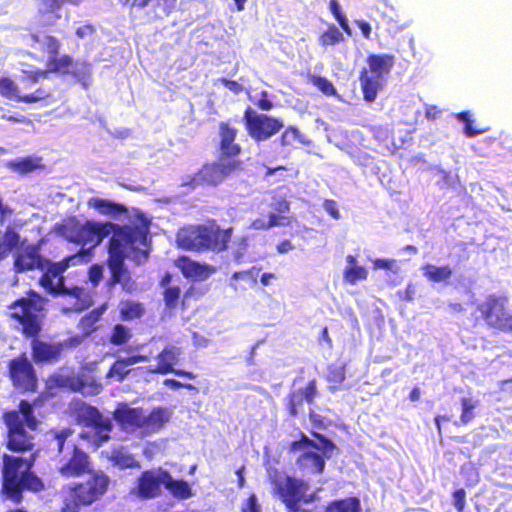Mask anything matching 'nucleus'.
Instances as JSON below:
<instances>
[{
  "label": "nucleus",
  "mask_w": 512,
  "mask_h": 512,
  "mask_svg": "<svg viewBox=\"0 0 512 512\" xmlns=\"http://www.w3.org/2000/svg\"><path fill=\"white\" fill-rule=\"evenodd\" d=\"M107 265L110 270V277L107 280V286L109 288H113L119 284L126 293L131 294L136 290L137 284L131 277L129 270L125 267V262Z\"/></svg>",
  "instance_id": "obj_30"
},
{
  "label": "nucleus",
  "mask_w": 512,
  "mask_h": 512,
  "mask_svg": "<svg viewBox=\"0 0 512 512\" xmlns=\"http://www.w3.org/2000/svg\"><path fill=\"white\" fill-rule=\"evenodd\" d=\"M325 211L334 219L340 218V213L337 207V203L333 199H326L323 203Z\"/></svg>",
  "instance_id": "obj_62"
},
{
  "label": "nucleus",
  "mask_w": 512,
  "mask_h": 512,
  "mask_svg": "<svg viewBox=\"0 0 512 512\" xmlns=\"http://www.w3.org/2000/svg\"><path fill=\"white\" fill-rule=\"evenodd\" d=\"M77 421L85 427L93 428L102 441H107L112 430L111 421L94 406L81 403L75 409Z\"/></svg>",
  "instance_id": "obj_21"
},
{
  "label": "nucleus",
  "mask_w": 512,
  "mask_h": 512,
  "mask_svg": "<svg viewBox=\"0 0 512 512\" xmlns=\"http://www.w3.org/2000/svg\"><path fill=\"white\" fill-rule=\"evenodd\" d=\"M109 461L120 469L139 468V462L135 459L134 455L128 453L123 448L114 449L111 451Z\"/></svg>",
  "instance_id": "obj_41"
},
{
  "label": "nucleus",
  "mask_w": 512,
  "mask_h": 512,
  "mask_svg": "<svg viewBox=\"0 0 512 512\" xmlns=\"http://www.w3.org/2000/svg\"><path fill=\"white\" fill-rule=\"evenodd\" d=\"M271 208L275 212V215L284 217V214L288 213L290 210V203L285 197L274 198L271 203Z\"/></svg>",
  "instance_id": "obj_55"
},
{
  "label": "nucleus",
  "mask_w": 512,
  "mask_h": 512,
  "mask_svg": "<svg viewBox=\"0 0 512 512\" xmlns=\"http://www.w3.org/2000/svg\"><path fill=\"white\" fill-rule=\"evenodd\" d=\"M346 261L349 264L344 269L343 277L345 282L354 285L358 281L366 280L368 277V271L363 266L356 265V258L353 255H348Z\"/></svg>",
  "instance_id": "obj_40"
},
{
  "label": "nucleus",
  "mask_w": 512,
  "mask_h": 512,
  "mask_svg": "<svg viewBox=\"0 0 512 512\" xmlns=\"http://www.w3.org/2000/svg\"><path fill=\"white\" fill-rule=\"evenodd\" d=\"M107 308V303H102L80 318L77 324V327L80 331V336L69 338V343L71 346L79 345L83 338L90 337L93 333L97 332L101 328L100 322L103 315L107 311Z\"/></svg>",
  "instance_id": "obj_25"
},
{
  "label": "nucleus",
  "mask_w": 512,
  "mask_h": 512,
  "mask_svg": "<svg viewBox=\"0 0 512 512\" xmlns=\"http://www.w3.org/2000/svg\"><path fill=\"white\" fill-rule=\"evenodd\" d=\"M129 367L130 366L123 358H118L109 367L106 373V378L118 383H122L132 371V369Z\"/></svg>",
  "instance_id": "obj_43"
},
{
  "label": "nucleus",
  "mask_w": 512,
  "mask_h": 512,
  "mask_svg": "<svg viewBox=\"0 0 512 512\" xmlns=\"http://www.w3.org/2000/svg\"><path fill=\"white\" fill-rule=\"evenodd\" d=\"M304 447H310V448L317 449V450L320 449L319 445L315 441L311 440L304 433L301 432L299 440L293 441L290 444L289 449H290V451H298Z\"/></svg>",
  "instance_id": "obj_54"
},
{
  "label": "nucleus",
  "mask_w": 512,
  "mask_h": 512,
  "mask_svg": "<svg viewBox=\"0 0 512 512\" xmlns=\"http://www.w3.org/2000/svg\"><path fill=\"white\" fill-rule=\"evenodd\" d=\"M286 218L280 215L269 214L268 221L262 219H255L251 223V228L254 230H269L276 226H282Z\"/></svg>",
  "instance_id": "obj_47"
},
{
  "label": "nucleus",
  "mask_w": 512,
  "mask_h": 512,
  "mask_svg": "<svg viewBox=\"0 0 512 512\" xmlns=\"http://www.w3.org/2000/svg\"><path fill=\"white\" fill-rule=\"evenodd\" d=\"M73 429L69 427L65 428H53L47 431L46 441L48 446L55 450L58 454L63 452L65 443L69 437L73 435Z\"/></svg>",
  "instance_id": "obj_36"
},
{
  "label": "nucleus",
  "mask_w": 512,
  "mask_h": 512,
  "mask_svg": "<svg viewBox=\"0 0 512 512\" xmlns=\"http://www.w3.org/2000/svg\"><path fill=\"white\" fill-rule=\"evenodd\" d=\"M46 302L42 295L30 289L26 296L16 299L8 306L7 316L24 338L41 335Z\"/></svg>",
  "instance_id": "obj_3"
},
{
  "label": "nucleus",
  "mask_w": 512,
  "mask_h": 512,
  "mask_svg": "<svg viewBox=\"0 0 512 512\" xmlns=\"http://www.w3.org/2000/svg\"><path fill=\"white\" fill-rule=\"evenodd\" d=\"M508 302L504 295L488 294L475 305L472 312L474 326L482 324L488 329L512 334V313Z\"/></svg>",
  "instance_id": "obj_7"
},
{
  "label": "nucleus",
  "mask_w": 512,
  "mask_h": 512,
  "mask_svg": "<svg viewBox=\"0 0 512 512\" xmlns=\"http://www.w3.org/2000/svg\"><path fill=\"white\" fill-rule=\"evenodd\" d=\"M8 377L14 388L23 393H34L38 389V377L32 362L25 352L8 362Z\"/></svg>",
  "instance_id": "obj_13"
},
{
  "label": "nucleus",
  "mask_w": 512,
  "mask_h": 512,
  "mask_svg": "<svg viewBox=\"0 0 512 512\" xmlns=\"http://www.w3.org/2000/svg\"><path fill=\"white\" fill-rule=\"evenodd\" d=\"M374 269H384L398 274L400 272V266L396 259H382L378 258L373 262Z\"/></svg>",
  "instance_id": "obj_53"
},
{
  "label": "nucleus",
  "mask_w": 512,
  "mask_h": 512,
  "mask_svg": "<svg viewBox=\"0 0 512 512\" xmlns=\"http://www.w3.org/2000/svg\"><path fill=\"white\" fill-rule=\"evenodd\" d=\"M325 512H363L358 497L351 496L343 499L332 500L327 503Z\"/></svg>",
  "instance_id": "obj_38"
},
{
  "label": "nucleus",
  "mask_w": 512,
  "mask_h": 512,
  "mask_svg": "<svg viewBox=\"0 0 512 512\" xmlns=\"http://www.w3.org/2000/svg\"><path fill=\"white\" fill-rule=\"evenodd\" d=\"M344 40L342 32L334 25H328L327 29L319 36L321 46L336 45Z\"/></svg>",
  "instance_id": "obj_46"
},
{
  "label": "nucleus",
  "mask_w": 512,
  "mask_h": 512,
  "mask_svg": "<svg viewBox=\"0 0 512 512\" xmlns=\"http://www.w3.org/2000/svg\"><path fill=\"white\" fill-rule=\"evenodd\" d=\"M113 235L109 240L107 264L125 262L126 250L129 249L120 225L114 224Z\"/></svg>",
  "instance_id": "obj_32"
},
{
  "label": "nucleus",
  "mask_w": 512,
  "mask_h": 512,
  "mask_svg": "<svg viewBox=\"0 0 512 512\" xmlns=\"http://www.w3.org/2000/svg\"><path fill=\"white\" fill-rule=\"evenodd\" d=\"M124 237L127 240L129 249L135 252H144L147 254V240L149 228L147 225H123L120 226Z\"/></svg>",
  "instance_id": "obj_31"
},
{
  "label": "nucleus",
  "mask_w": 512,
  "mask_h": 512,
  "mask_svg": "<svg viewBox=\"0 0 512 512\" xmlns=\"http://www.w3.org/2000/svg\"><path fill=\"white\" fill-rule=\"evenodd\" d=\"M166 470L163 468L149 469L140 473L136 485L130 490V495L141 500L154 499L161 494L164 486Z\"/></svg>",
  "instance_id": "obj_18"
},
{
  "label": "nucleus",
  "mask_w": 512,
  "mask_h": 512,
  "mask_svg": "<svg viewBox=\"0 0 512 512\" xmlns=\"http://www.w3.org/2000/svg\"><path fill=\"white\" fill-rule=\"evenodd\" d=\"M48 259L41 254L40 243H21L13 254V272L23 274L35 270H44Z\"/></svg>",
  "instance_id": "obj_17"
},
{
  "label": "nucleus",
  "mask_w": 512,
  "mask_h": 512,
  "mask_svg": "<svg viewBox=\"0 0 512 512\" xmlns=\"http://www.w3.org/2000/svg\"><path fill=\"white\" fill-rule=\"evenodd\" d=\"M311 434L321 443L322 447L320 449L323 455L313 451H305L297 457L296 465L303 474H321L325 468L324 456L330 457V455L327 454L335 450L336 445L323 434L318 432H312Z\"/></svg>",
  "instance_id": "obj_16"
},
{
  "label": "nucleus",
  "mask_w": 512,
  "mask_h": 512,
  "mask_svg": "<svg viewBox=\"0 0 512 512\" xmlns=\"http://www.w3.org/2000/svg\"><path fill=\"white\" fill-rule=\"evenodd\" d=\"M329 9L337 22L339 23L340 27L343 29L344 32H346L348 35H351V28L348 24V20L344 13L341 10V7L337 0H330L329 2Z\"/></svg>",
  "instance_id": "obj_50"
},
{
  "label": "nucleus",
  "mask_w": 512,
  "mask_h": 512,
  "mask_svg": "<svg viewBox=\"0 0 512 512\" xmlns=\"http://www.w3.org/2000/svg\"><path fill=\"white\" fill-rule=\"evenodd\" d=\"M236 245L238 246V249L234 252V258L236 260H240L248 248L247 237L243 236V237L238 238L236 241Z\"/></svg>",
  "instance_id": "obj_64"
},
{
  "label": "nucleus",
  "mask_w": 512,
  "mask_h": 512,
  "mask_svg": "<svg viewBox=\"0 0 512 512\" xmlns=\"http://www.w3.org/2000/svg\"><path fill=\"white\" fill-rule=\"evenodd\" d=\"M218 133L219 159L223 161L240 160L238 157L242 153V146L236 142L238 129L232 126L229 121H221Z\"/></svg>",
  "instance_id": "obj_24"
},
{
  "label": "nucleus",
  "mask_w": 512,
  "mask_h": 512,
  "mask_svg": "<svg viewBox=\"0 0 512 512\" xmlns=\"http://www.w3.org/2000/svg\"><path fill=\"white\" fill-rule=\"evenodd\" d=\"M37 16L43 28L52 27L62 18L60 9L64 4L79 6L83 0H38Z\"/></svg>",
  "instance_id": "obj_28"
},
{
  "label": "nucleus",
  "mask_w": 512,
  "mask_h": 512,
  "mask_svg": "<svg viewBox=\"0 0 512 512\" xmlns=\"http://www.w3.org/2000/svg\"><path fill=\"white\" fill-rule=\"evenodd\" d=\"M453 502L457 512H464L466 505V492L463 488L456 489L453 494Z\"/></svg>",
  "instance_id": "obj_58"
},
{
  "label": "nucleus",
  "mask_w": 512,
  "mask_h": 512,
  "mask_svg": "<svg viewBox=\"0 0 512 512\" xmlns=\"http://www.w3.org/2000/svg\"><path fill=\"white\" fill-rule=\"evenodd\" d=\"M256 106L262 111H269L274 107L273 102L269 99L267 91H261L260 98L256 102Z\"/></svg>",
  "instance_id": "obj_60"
},
{
  "label": "nucleus",
  "mask_w": 512,
  "mask_h": 512,
  "mask_svg": "<svg viewBox=\"0 0 512 512\" xmlns=\"http://www.w3.org/2000/svg\"><path fill=\"white\" fill-rule=\"evenodd\" d=\"M218 81L222 83L228 90L233 92L234 94H240L243 91V86L236 80H230L227 78H219Z\"/></svg>",
  "instance_id": "obj_61"
},
{
  "label": "nucleus",
  "mask_w": 512,
  "mask_h": 512,
  "mask_svg": "<svg viewBox=\"0 0 512 512\" xmlns=\"http://www.w3.org/2000/svg\"><path fill=\"white\" fill-rule=\"evenodd\" d=\"M88 206L94 208L100 214L107 216H118L128 213L127 207L123 204L98 197L90 198L88 200Z\"/></svg>",
  "instance_id": "obj_33"
},
{
  "label": "nucleus",
  "mask_w": 512,
  "mask_h": 512,
  "mask_svg": "<svg viewBox=\"0 0 512 512\" xmlns=\"http://www.w3.org/2000/svg\"><path fill=\"white\" fill-rule=\"evenodd\" d=\"M272 494L279 498L287 512H309L301 510L316 500V494L309 492V484L299 478L277 474L271 478Z\"/></svg>",
  "instance_id": "obj_8"
},
{
  "label": "nucleus",
  "mask_w": 512,
  "mask_h": 512,
  "mask_svg": "<svg viewBox=\"0 0 512 512\" xmlns=\"http://www.w3.org/2000/svg\"><path fill=\"white\" fill-rule=\"evenodd\" d=\"M296 142H302L300 131L294 126H288L280 135L279 143L281 146H292Z\"/></svg>",
  "instance_id": "obj_49"
},
{
  "label": "nucleus",
  "mask_w": 512,
  "mask_h": 512,
  "mask_svg": "<svg viewBox=\"0 0 512 512\" xmlns=\"http://www.w3.org/2000/svg\"><path fill=\"white\" fill-rule=\"evenodd\" d=\"M309 419H310L313 427L320 429V430H325L330 425V421L327 420L324 416L317 414L315 412H312V411L309 413Z\"/></svg>",
  "instance_id": "obj_59"
},
{
  "label": "nucleus",
  "mask_w": 512,
  "mask_h": 512,
  "mask_svg": "<svg viewBox=\"0 0 512 512\" xmlns=\"http://www.w3.org/2000/svg\"><path fill=\"white\" fill-rule=\"evenodd\" d=\"M182 355V349L178 346L166 345L156 356L157 364L149 368L152 374L166 375L173 373L179 377L195 379L196 374L190 371L175 369V365L179 362Z\"/></svg>",
  "instance_id": "obj_19"
},
{
  "label": "nucleus",
  "mask_w": 512,
  "mask_h": 512,
  "mask_svg": "<svg viewBox=\"0 0 512 512\" xmlns=\"http://www.w3.org/2000/svg\"><path fill=\"white\" fill-rule=\"evenodd\" d=\"M310 82L326 96L336 94V89L333 83L326 77L313 75L310 78Z\"/></svg>",
  "instance_id": "obj_51"
},
{
  "label": "nucleus",
  "mask_w": 512,
  "mask_h": 512,
  "mask_svg": "<svg viewBox=\"0 0 512 512\" xmlns=\"http://www.w3.org/2000/svg\"><path fill=\"white\" fill-rule=\"evenodd\" d=\"M132 338L131 330L123 324H116L109 335V342L114 346H121Z\"/></svg>",
  "instance_id": "obj_45"
},
{
  "label": "nucleus",
  "mask_w": 512,
  "mask_h": 512,
  "mask_svg": "<svg viewBox=\"0 0 512 512\" xmlns=\"http://www.w3.org/2000/svg\"><path fill=\"white\" fill-rule=\"evenodd\" d=\"M243 122L248 135L257 143L270 139L284 127L280 118L257 113L250 106L244 111Z\"/></svg>",
  "instance_id": "obj_10"
},
{
  "label": "nucleus",
  "mask_w": 512,
  "mask_h": 512,
  "mask_svg": "<svg viewBox=\"0 0 512 512\" xmlns=\"http://www.w3.org/2000/svg\"><path fill=\"white\" fill-rule=\"evenodd\" d=\"M71 389L75 392H80L84 395H87V378L77 377L73 379L71 383Z\"/></svg>",
  "instance_id": "obj_63"
},
{
  "label": "nucleus",
  "mask_w": 512,
  "mask_h": 512,
  "mask_svg": "<svg viewBox=\"0 0 512 512\" xmlns=\"http://www.w3.org/2000/svg\"><path fill=\"white\" fill-rule=\"evenodd\" d=\"M88 255V250H80L78 253L67 256L58 262H50L43 270V274L39 278V285L50 295L54 296L65 285L64 272L75 264V260L79 257Z\"/></svg>",
  "instance_id": "obj_14"
},
{
  "label": "nucleus",
  "mask_w": 512,
  "mask_h": 512,
  "mask_svg": "<svg viewBox=\"0 0 512 512\" xmlns=\"http://www.w3.org/2000/svg\"><path fill=\"white\" fill-rule=\"evenodd\" d=\"M171 280L172 275L167 272L162 276L159 282L160 287L163 289L162 296L165 308L169 311H173L177 308L185 311L188 307V300L197 294L198 291L195 287L190 286L186 291L182 292L181 287L172 284Z\"/></svg>",
  "instance_id": "obj_20"
},
{
  "label": "nucleus",
  "mask_w": 512,
  "mask_h": 512,
  "mask_svg": "<svg viewBox=\"0 0 512 512\" xmlns=\"http://www.w3.org/2000/svg\"><path fill=\"white\" fill-rule=\"evenodd\" d=\"M54 296H62L67 299V306L63 308V311L66 313H80L93 305L91 294L87 289L80 286L66 287L64 285Z\"/></svg>",
  "instance_id": "obj_27"
},
{
  "label": "nucleus",
  "mask_w": 512,
  "mask_h": 512,
  "mask_svg": "<svg viewBox=\"0 0 512 512\" xmlns=\"http://www.w3.org/2000/svg\"><path fill=\"white\" fill-rule=\"evenodd\" d=\"M37 400L19 401L17 409L4 411L2 421L6 427L4 445L16 454L30 453L28 457L8 453L2 455L0 496L19 505L24 500V492L40 493L45 490L44 481L33 471L38 451H35V433L40 420L35 414Z\"/></svg>",
  "instance_id": "obj_1"
},
{
  "label": "nucleus",
  "mask_w": 512,
  "mask_h": 512,
  "mask_svg": "<svg viewBox=\"0 0 512 512\" xmlns=\"http://www.w3.org/2000/svg\"><path fill=\"white\" fill-rule=\"evenodd\" d=\"M174 265L181 271L186 279L205 281L216 272V268L206 263L192 260L188 256H179Z\"/></svg>",
  "instance_id": "obj_29"
},
{
  "label": "nucleus",
  "mask_w": 512,
  "mask_h": 512,
  "mask_svg": "<svg viewBox=\"0 0 512 512\" xmlns=\"http://www.w3.org/2000/svg\"><path fill=\"white\" fill-rule=\"evenodd\" d=\"M461 416L459 422H455L456 426H465L475 418L474 410L477 406L476 401L471 398L463 397L460 399Z\"/></svg>",
  "instance_id": "obj_44"
},
{
  "label": "nucleus",
  "mask_w": 512,
  "mask_h": 512,
  "mask_svg": "<svg viewBox=\"0 0 512 512\" xmlns=\"http://www.w3.org/2000/svg\"><path fill=\"white\" fill-rule=\"evenodd\" d=\"M318 396L317 380L311 379L304 388L291 391L286 397V410L291 417H296L303 409L304 402L313 404Z\"/></svg>",
  "instance_id": "obj_26"
},
{
  "label": "nucleus",
  "mask_w": 512,
  "mask_h": 512,
  "mask_svg": "<svg viewBox=\"0 0 512 512\" xmlns=\"http://www.w3.org/2000/svg\"><path fill=\"white\" fill-rule=\"evenodd\" d=\"M114 227V223L105 222L99 223L95 221L88 220L85 223L81 224L79 222L74 223L70 227V241L82 247L86 245H90L88 250V255L82 257L85 261H88L90 257V249L99 245L106 237L112 233V229ZM81 250H84L83 248ZM79 257L78 259H80Z\"/></svg>",
  "instance_id": "obj_11"
},
{
  "label": "nucleus",
  "mask_w": 512,
  "mask_h": 512,
  "mask_svg": "<svg viewBox=\"0 0 512 512\" xmlns=\"http://www.w3.org/2000/svg\"><path fill=\"white\" fill-rule=\"evenodd\" d=\"M7 167L13 172L25 175L35 170L42 169L44 165L42 164L41 157L26 156L9 161Z\"/></svg>",
  "instance_id": "obj_35"
},
{
  "label": "nucleus",
  "mask_w": 512,
  "mask_h": 512,
  "mask_svg": "<svg viewBox=\"0 0 512 512\" xmlns=\"http://www.w3.org/2000/svg\"><path fill=\"white\" fill-rule=\"evenodd\" d=\"M241 168V160L223 161L219 159L218 161L205 163L197 172L193 174L190 183L194 187H215Z\"/></svg>",
  "instance_id": "obj_12"
},
{
  "label": "nucleus",
  "mask_w": 512,
  "mask_h": 512,
  "mask_svg": "<svg viewBox=\"0 0 512 512\" xmlns=\"http://www.w3.org/2000/svg\"><path fill=\"white\" fill-rule=\"evenodd\" d=\"M0 95L17 103H47L52 98V90L46 86L39 85L33 92H22L19 85H17L13 79L10 77H1Z\"/></svg>",
  "instance_id": "obj_15"
},
{
  "label": "nucleus",
  "mask_w": 512,
  "mask_h": 512,
  "mask_svg": "<svg viewBox=\"0 0 512 512\" xmlns=\"http://www.w3.org/2000/svg\"><path fill=\"white\" fill-rule=\"evenodd\" d=\"M423 275L429 281L439 283L449 280L453 275V271L448 265L438 267L432 264H426L423 267Z\"/></svg>",
  "instance_id": "obj_42"
},
{
  "label": "nucleus",
  "mask_w": 512,
  "mask_h": 512,
  "mask_svg": "<svg viewBox=\"0 0 512 512\" xmlns=\"http://www.w3.org/2000/svg\"><path fill=\"white\" fill-rule=\"evenodd\" d=\"M93 472L90 456L77 445L73 446L70 456L58 467V473L65 479L81 478Z\"/></svg>",
  "instance_id": "obj_22"
},
{
  "label": "nucleus",
  "mask_w": 512,
  "mask_h": 512,
  "mask_svg": "<svg viewBox=\"0 0 512 512\" xmlns=\"http://www.w3.org/2000/svg\"><path fill=\"white\" fill-rule=\"evenodd\" d=\"M145 314V307L141 302L122 300L119 303V317L123 321L140 319Z\"/></svg>",
  "instance_id": "obj_39"
},
{
  "label": "nucleus",
  "mask_w": 512,
  "mask_h": 512,
  "mask_svg": "<svg viewBox=\"0 0 512 512\" xmlns=\"http://www.w3.org/2000/svg\"><path fill=\"white\" fill-rule=\"evenodd\" d=\"M233 228L222 229L215 220L206 224L190 225L177 233L178 245L190 251L221 253L228 249Z\"/></svg>",
  "instance_id": "obj_2"
},
{
  "label": "nucleus",
  "mask_w": 512,
  "mask_h": 512,
  "mask_svg": "<svg viewBox=\"0 0 512 512\" xmlns=\"http://www.w3.org/2000/svg\"><path fill=\"white\" fill-rule=\"evenodd\" d=\"M88 278L94 287L98 286L103 278V267L99 264H93L88 270Z\"/></svg>",
  "instance_id": "obj_57"
},
{
  "label": "nucleus",
  "mask_w": 512,
  "mask_h": 512,
  "mask_svg": "<svg viewBox=\"0 0 512 512\" xmlns=\"http://www.w3.org/2000/svg\"><path fill=\"white\" fill-rule=\"evenodd\" d=\"M326 381L329 383V390L335 392L342 387L346 379V364L345 363H331L327 366V373L325 376Z\"/></svg>",
  "instance_id": "obj_37"
},
{
  "label": "nucleus",
  "mask_w": 512,
  "mask_h": 512,
  "mask_svg": "<svg viewBox=\"0 0 512 512\" xmlns=\"http://www.w3.org/2000/svg\"><path fill=\"white\" fill-rule=\"evenodd\" d=\"M241 512H262L261 505L258 502L257 496L252 493L243 502Z\"/></svg>",
  "instance_id": "obj_56"
},
{
  "label": "nucleus",
  "mask_w": 512,
  "mask_h": 512,
  "mask_svg": "<svg viewBox=\"0 0 512 512\" xmlns=\"http://www.w3.org/2000/svg\"><path fill=\"white\" fill-rule=\"evenodd\" d=\"M20 239L19 233L13 227L8 226L1 235L0 242L15 252L21 245Z\"/></svg>",
  "instance_id": "obj_48"
},
{
  "label": "nucleus",
  "mask_w": 512,
  "mask_h": 512,
  "mask_svg": "<svg viewBox=\"0 0 512 512\" xmlns=\"http://www.w3.org/2000/svg\"><path fill=\"white\" fill-rule=\"evenodd\" d=\"M72 67L73 65L70 67V72L68 74H71L78 82L82 84L84 88H87L89 86L91 79L90 65L84 63L82 68H74L73 70H71Z\"/></svg>",
  "instance_id": "obj_52"
},
{
  "label": "nucleus",
  "mask_w": 512,
  "mask_h": 512,
  "mask_svg": "<svg viewBox=\"0 0 512 512\" xmlns=\"http://www.w3.org/2000/svg\"><path fill=\"white\" fill-rule=\"evenodd\" d=\"M85 481H77L66 488L67 496L64 497L60 511L66 509L80 510L99 501L108 491L110 478L103 471H94L88 474Z\"/></svg>",
  "instance_id": "obj_6"
},
{
  "label": "nucleus",
  "mask_w": 512,
  "mask_h": 512,
  "mask_svg": "<svg viewBox=\"0 0 512 512\" xmlns=\"http://www.w3.org/2000/svg\"><path fill=\"white\" fill-rule=\"evenodd\" d=\"M164 487L170 494L180 500H186L193 496L189 483L182 479H173L169 471L166 470Z\"/></svg>",
  "instance_id": "obj_34"
},
{
  "label": "nucleus",
  "mask_w": 512,
  "mask_h": 512,
  "mask_svg": "<svg viewBox=\"0 0 512 512\" xmlns=\"http://www.w3.org/2000/svg\"><path fill=\"white\" fill-rule=\"evenodd\" d=\"M30 339L31 357L35 364L57 363L64 350L62 342H51L40 339V336H27Z\"/></svg>",
  "instance_id": "obj_23"
},
{
  "label": "nucleus",
  "mask_w": 512,
  "mask_h": 512,
  "mask_svg": "<svg viewBox=\"0 0 512 512\" xmlns=\"http://www.w3.org/2000/svg\"><path fill=\"white\" fill-rule=\"evenodd\" d=\"M366 62L368 67L360 71L359 81L363 99L372 103L382 89L385 77L390 74L394 67L395 57L391 54H370Z\"/></svg>",
  "instance_id": "obj_9"
},
{
  "label": "nucleus",
  "mask_w": 512,
  "mask_h": 512,
  "mask_svg": "<svg viewBox=\"0 0 512 512\" xmlns=\"http://www.w3.org/2000/svg\"><path fill=\"white\" fill-rule=\"evenodd\" d=\"M113 418L125 432L150 435L161 430L169 422L171 413L162 406L154 407L146 413L142 407H129L122 403L114 410Z\"/></svg>",
  "instance_id": "obj_4"
},
{
  "label": "nucleus",
  "mask_w": 512,
  "mask_h": 512,
  "mask_svg": "<svg viewBox=\"0 0 512 512\" xmlns=\"http://www.w3.org/2000/svg\"><path fill=\"white\" fill-rule=\"evenodd\" d=\"M29 37L32 44L38 45L39 51L49 57L45 69L31 66V71H28L25 76L27 83L35 82L37 79H47L51 73L67 75L70 72V67L74 65V59L69 54L58 56L61 42L57 37L50 34L41 36L38 32L30 33Z\"/></svg>",
  "instance_id": "obj_5"
}]
</instances>
